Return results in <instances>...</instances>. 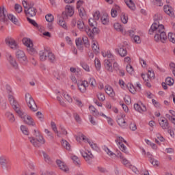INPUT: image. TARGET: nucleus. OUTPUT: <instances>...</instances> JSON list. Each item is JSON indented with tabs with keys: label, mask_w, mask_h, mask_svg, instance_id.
I'll return each instance as SVG.
<instances>
[{
	"label": "nucleus",
	"mask_w": 175,
	"mask_h": 175,
	"mask_svg": "<svg viewBox=\"0 0 175 175\" xmlns=\"http://www.w3.org/2000/svg\"><path fill=\"white\" fill-rule=\"evenodd\" d=\"M163 20V15L161 12H157L154 16V23L152 25L150 29H149V34L153 35L154 33V40L157 43L161 42V43H165L167 40V36L166 32H165V26L163 25L159 24V21Z\"/></svg>",
	"instance_id": "1"
},
{
	"label": "nucleus",
	"mask_w": 175,
	"mask_h": 175,
	"mask_svg": "<svg viewBox=\"0 0 175 175\" xmlns=\"http://www.w3.org/2000/svg\"><path fill=\"white\" fill-rule=\"evenodd\" d=\"M8 12L6 11V8L5 7H0V21L2 23H6L8 20H10L12 23L15 24V25H20V23H18V19L16 18L13 14H10L8 15Z\"/></svg>",
	"instance_id": "2"
},
{
	"label": "nucleus",
	"mask_w": 175,
	"mask_h": 175,
	"mask_svg": "<svg viewBox=\"0 0 175 175\" xmlns=\"http://www.w3.org/2000/svg\"><path fill=\"white\" fill-rule=\"evenodd\" d=\"M33 132V135L35 137H29V142L30 143H31L33 147L39 148L42 146V144H44V143H46V141L44 140V138H43V136L42 135V134H40V132H39V131L34 129Z\"/></svg>",
	"instance_id": "3"
},
{
	"label": "nucleus",
	"mask_w": 175,
	"mask_h": 175,
	"mask_svg": "<svg viewBox=\"0 0 175 175\" xmlns=\"http://www.w3.org/2000/svg\"><path fill=\"white\" fill-rule=\"evenodd\" d=\"M159 125L161 128L163 129V131H167V133L170 135L171 137H174V131L172 129V128H170V124H169L167 119H161L159 121Z\"/></svg>",
	"instance_id": "4"
},
{
	"label": "nucleus",
	"mask_w": 175,
	"mask_h": 175,
	"mask_svg": "<svg viewBox=\"0 0 175 175\" xmlns=\"http://www.w3.org/2000/svg\"><path fill=\"white\" fill-rule=\"evenodd\" d=\"M25 100L28 107L31 111H38V105H36L35 100H33L32 96H31L29 93H26Z\"/></svg>",
	"instance_id": "5"
},
{
	"label": "nucleus",
	"mask_w": 175,
	"mask_h": 175,
	"mask_svg": "<svg viewBox=\"0 0 175 175\" xmlns=\"http://www.w3.org/2000/svg\"><path fill=\"white\" fill-rule=\"evenodd\" d=\"M22 120H23L24 122L27 125H30L31 126H35L36 124L33 122V119L29 115H27L25 112L21 109V112L19 113H16Z\"/></svg>",
	"instance_id": "6"
},
{
	"label": "nucleus",
	"mask_w": 175,
	"mask_h": 175,
	"mask_svg": "<svg viewBox=\"0 0 175 175\" xmlns=\"http://www.w3.org/2000/svg\"><path fill=\"white\" fill-rule=\"evenodd\" d=\"M8 100L16 113H21L20 105H18V103L17 102V100H16V98H14V96H12V94H9Z\"/></svg>",
	"instance_id": "7"
},
{
	"label": "nucleus",
	"mask_w": 175,
	"mask_h": 175,
	"mask_svg": "<svg viewBox=\"0 0 175 175\" xmlns=\"http://www.w3.org/2000/svg\"><path fill=\"white\" fill-rule=\"evenodd\" d=\"M16 57L21 64H23V65H27V64H28L27 55H25V53H24L23 51H17L16 53Z\"/></svg>",
	"instance_id": "8"
},
{
	"label": "nucleus",
	"mask_w": 175,
	"mask_h": 175,
	"mask_svg": "<svg viewBox=\"0 0 175 175\" xmlns=\"http://www.w3.org/2000/svg\"><path fill=\"white\" fill-rule=\"evenodd\" d=\"M84 31L92 40L94 39V36H95V35L99 33V29L97 27H93L92 30L90 27H85Z\"/></svg>",
	"instance_id": "9"
},
{
	"label": "nucleus",
	"mask_w": 175,
	"mask_h": 175,
	"mask_svg": "<svg viewBox=\"0 0 175 175\" xmlns=\"http://www.w3.org/2000/svg\"><path fill=\"white\" fill-rule=\"evenodd\" d=\"M81 154L82 157L84 158L85 161L90 163L91 162L92 159H94V154H92V152L91 151L86 150H81Z\"/></svg>",
	"instance_id": "10"
},
{
	"label": "nucleus",
	"mask_w": 175,
	"mask_h": 175,
	"mask_svg": "<svg viewBox=\"0 0 175 175\" xmlns=\"http://www.w3.org/2000/svg\"><path fill=\"white\" fill-rule=\"evenodd\" d=\"M5 44L7 46H9L11 49L16 50V49H18V44L16 42L14 39L12 37H7L5 40Z\"/></svg>",
	"instance_id": "11"
},
{
	"label": "nucleus",
	"mask_w": 175,
	"mask_h": 175,
	"mask_svg": "<svg viewBox=\"0 0 175 175\" xmlns=\"http://www.w3.org/2000/svg\"><path fill=\"white\" fill-rule=\"evenodd\" d=\"M77 86L80 92L84 94L85 92H87V88H88V81H83L80 83H78Z\"/></svg>",
	"instance_id": "12"
},
{
	"label": "nucleus",
	"mask_w": 175,
	"mask_h": 175,
	"mask_svg": "<svg viewBox=\"0 0 175 175\" xmlns=\"http://www.w3.org/2000/svg\"><path fill=\"white\" fill-rule=\"evenodd\" d=\"M63 14H64V16H66L67 18L68 17H72V16L75 14V10L71 5H67L65 8V13Z\"/></svg>",
	"instance_id": "13"
},
{
	"label": "nucleus",
	"mask_w": 175,
	"mask_h": 175,
	"mask_svg": "<svg viewBox=\"0 0 175 175\" xmlns=\"http://www.w3.org/2000/svg\"><path fill=\"white\" fill-rule=\"evenodd\" d=\"M116 51L118 53L120 57H125L126 54H128V51H126V48L123 44L118 45V49H116Z\"/></svg>",
	"instance_id": "14"
},
{
	"label": "nucleus",
	"mask_w": 175,
	"mask_h": 175,
	"mask_svg": "<svg viewBox=\"0 0 175 175\" xmlns=\"http://www.w3.org/2000/svg\"><path fill=\"white\" fill-rule=\"evenodd\" d=\"M104 66H105V69L107 70V71L109 72L110 73L113 72V70H114V68L113 67V64H111V62H110V59H105L104 61Z\"/></svg>",
	"instance_id": "15"
},
{
	"label": "nucleus",
	"mask_w": 175,
	"mask_h": 175,
	"mask_svg": "<svg viewBox=\"0 0 175 175\" xmlns=\"http://www.w3.org/2000/svg\"><path fill=\"white\" fill-rule=\"evenodd\" d=\"M56 163L59 167L60 170H62L63 172H69V167H68V165L64 161H62L61 160H57Z\"/></svg>",
	"instance_id": "16"
},
{
	"label": "nucleus",
	"mask_w": 175,
	"mask_h": 175,
	"mask_svg": "<svg viewBox=\"0 0 175 175\" xmlns=\"http://www.w3.org/2000/svg\"><path fill=\"white\" fill-rule=\"evenodd\" d=\"M134 109L136 111H138V113H144V111H147V108L143 103H142L141 105H139V103L134 104Z\"/></svg>",
	"instance_id": "17"
},
{
	"label": "nucleus",
	"mask_w": 175,
	"mask_h": 175,
	"mask_svg": "<svg viewBox=\"0 0 175 175\" xmlns=\"http://www.w3.org/2000/svg\"><path fill=\"white\" fill-rule=\"evenodd\" d=\"M25 13L27 16H30V17H33L34 16H36L38 10H36L35 7H29L27 10H25Z\"/></svg>",
	"instance_id": "18"
},
{
	"label": "nucleus",
	"mask_w": 175,
	"mask_h": 175,
	"mask_svg": "<svg viewBox=\"0 0 175 175\" xmlns=\"http://www.w3.org/2000/svg\"><path fill=\"white\" fill-rule=\"evenodd\" d=\"M116 157L120 158L122 160V163L124 165V166H128V165H129V161L126 158L122 156V153L120 150L116 152Z\"/></svg>",
	"instance_id": "19"
},
{
	"label": "nucleus",
	"mask_w": 175,
	"mask_h": 175,
	"mask_svg": "<svg viewBox=\"0 0 175 175\" xmlns=\"http://www.w3.org/2000/svg\"><path fill=\"white\" fill-rule=\"evenodd\" d=\"M67 18L66 15L62 14V17L59 18L58 24L62 27V28H64V29H68V26L66 25V22H65V20Z\"/></svg>",
	"instance_id": "20"
},
{
	"label": "nucleus",
	"mask_w": 175,
	"mask_h": 175,
	"mask_svg": "<svg viewBox=\"0 0 175 175\" xmlns=\"http://www.w3.org/2000/svg\"><path fill=\"white\" fill-rule=\"evenodd\" d=\"M92 40V49L94 53H95V54L99 53L100 49H99V44L98 43V41H96L95 40V38H94Z\"/></svg>",
	"instance_id": "21"
},
{
	"label": "nucleus",
	"mask_w": 175,
	"mask_h": 175,
	"mask_svg": "<svg viewBox=\"0 0 175 175\" xmlns=\"http://www.w3.org/2000/svg\"><path fill=\"white\" fill-rule=\"evenodd\" d=\"M8 59L10 65L14 68V69H18V64L16 62V59L13 57L11 55H8Z\"/></svg>",
	"instance_id": "22"
},
{
	"label": "nucleus",
	"mask_w": 175,
	"mask_h": 175,
	"mask_svg": "<svg viewBox=\"0 0 175 175\" xmlns=\"http://www.w3.org/2000/svg\"><path fill=\"white\" fill-rule=\"evenodd\" d=\"M39 55H40V61L44 62L48 58L49 51L46 50V49H44L42 51H40Z\"/></svg>",
	"instance_id": "23"
},
{
	"label": "nucleus",
	"mask_w": 175,
	"mask_h": 175,
	"mask_svg": "<svg viewBox=\"0 0 175 175\" xmlns=\"http://www.w3.org/2000/svg\"><path fill=\"white\" fill-rule=\"evenodd\" d=\"M163 10L167 14L170 16V17H174V12H173V8L169 5H164Z\"/></svg>",
	"instance_id": "24"
},
{
	"label": "nucleus",
	"mask_w": 175,
	"mask_h": 175,
	"mask_svg": "<svg viewBox=\"0 0 175 175\" xmlns=\"http://www.w3.org/2000/svg\"><path fill=\"white\" fill-rule=\"evenodd\" d=\"M125 115L122 114L120 118H118L117 122L120 126H122V128L126 126V122L125 121Z\"/></svg>",
	"instance_id": "25"
},
{
	"label": "nucleus",
	"mask_w": 175,
	"mask_h": 175,
	"mask_svg": "<svg viewBox=\"0 0 175 175\" xmlns=\"http://www.w3.org/2000/svg\"><path fill=\"white\" fill-rule=\"evenodd\" d=\"M105 91L106 94H107V95H109L111 98H113L116 95V94L114 93V90H113V88H111V86L110 85H106L105 87Z\"/></svg>",
	"instance_id": "26"
},
{
	"label": "nucleus",
	"mask_w": 175,
	"mask_h": 175,
	"mask_svg": "<svg viewBox=\"0 0 175 175\" xmlns=\"http://www.w3.org/2000/svg\"><path fill=\"white\" fill-rule=\"evenodd\" d=\"M142 77L144 80V81L146 83V87H148V88H151V83H150V78L148 75L142 74Z\"/></svg>",
	"instance_id": "27"
},
{
	"label": "nucleus",
	"mask_w": 175,
	"mask_h": 175,
	"mask_svg": "<svg viewBox=\"0 0 175 175\" xmlns=\"http://www.w3.org/2000/svg\"><path fill=\"white\" fill-rule=\"evenodd\" d=\"M62 146L64 147V148L67 150V151H71L72 150V146H70V144H69L68 141L65 139H62Z\"/></svg>",
	"instance_id": "28"
},
{
	"label": "nucleus",
	"mask_w": 175,
	"mask_h": 175,
	"mask_svg": "<svg viewBox=\"0 0 175 175\" xmlns=\"http://www.w3.org/2000/svg\"><path fill=\"white\" fill-rule=\"evenodd\" d=\"M101 23L104 25H108L109 21V15L107 14H104L100 18Z\"/></svg>",
	"instance_id": "29"
},
{
	"label": "nucleus",
	"mask_w": 175,
	"mask_h": 175,
	"mask_svg": "<svg viewBox=\"0 0 175 175\" xmlns=\"http://www.w3.org/2000/svg\"><path fill=\"white\" fill-rule=\"evenodd\" d=\"M126 5L131 9V10H135L136 9V6L135 5V3L132 0H124Z\"/></svg>",
	"instance_id": "30"
},
{
	"label": "nucleus",
	"mask_w": 175,
	"mask_h": 175,
	"mask_svg": "<svg viewBox=\"0 0 175 175\" xmlns=\"http://www.w3.org/2000/svg\"><path fill=\"white\" fill-rule=\"evenodd\" d=\"M8 159L5 156H0V165L2 167H6V165H8Z\"/></svg>",
	"instance_id": "31"
},
{
	"label": "nucleus",
	"mask_w": 175,
	"mask_h": 175,
	"mask_svg": "<svg viewBox=\"0 0 175 175\" xmlns=\"http://www.w3.org/2000/svg\"><path fill=\"white\" fill-rule=\"evenodd\" d=\"M101 54L103 57H104V58H110L111 59H114V56L113 55V53H111L110 51H107L106 52L103 51Z\"/></svg>",
	"instance_id": "32"
},
{
	"label": "nucleus",
	"mask_w": 175,
	"mask_h": 175,
	"mask_svg": "<svg viewBox=\"0 0 175 175\" xmlns=\"http://www.w3.org/2000/svg\"><path fill=\"white\" fill-rule=\"evenodd\" d=\"M6 117L8 118V121L11 122V124H13L14 122H16V118H14V115L10 112H7L5 113Z\"/></svg>",
	"instance_id": "33"
},
{
	"label": "nucleus",
	"mask_w": 175,
	"mask_h": 175,
	"mask_svg": "<svg viewBox=\"0 0 175 175\" xmlns=\"http://www.w3.org/2000/svg\"><path fill=\"white\" fill-rule=\"evenodd\" d=\"M23 43L27 48L30 47L31 46H33V43H32V41L29 38H23Z\"/></svg>",
	"instance_id": "34"
},
{
	"label": "nucleus",
	"mask_w": 175,
	"mask_h": 175,
	"mask_svg": "<svg viewBox=\"0 0 175 175\" xmlns=\"http://www.w3.org/2000/svg\"><path fill=\"white\" fill-rule=\"evenodd\" d=\"M51 126L53 132H55V133H57V137H61V135L59 134V132L58 131V129H57V124H55V122H51Z\"/></svg>",
	"instance_id": "35"
},
{
	"label": "nucleus",
	"mask_w": 175,
	"mask_h": 175,
	"mask_svg": "<svg viewBox=\"0 0 175 175\" xmlns=\"http://www.w3.org/2000/svg\"><path fill=\"white\" fill-rule=\"evenodd\" d=\"M59 94L61 92H57V100H58L59 105L62 106L63 107H65L66 106V103H65V101H64V99H62V96H59Z\"/></svg>",
	"instance_id": "36"
},
{
	"label": "nucleus",
	"mask_w": 175,
	"mask_h": 175,
	"mask_svg": "<svg viewBox=\"0 0 175 175\" xmlns=\"http://www.w3.org/2000/svg\"><path fill=\"white\" fill-rule=\"evenodd\" d=\"M62 96H64L66 100L68 102V103H72L73 102V99L72 98V97H70L69 94H66V92H62Z\"/></svg>",
	"instance_id": "37"
},
{
	"label": "nucleus",
	"mask_w": 175,
	"mask_h": 175,
	"mask_svg": "<svg viewBox=\"0 0 175 175\" xmlns=\"http://www.w3.org/2000/svg\"><path fill=\"white\" fill-rule=\"evenodd\" d=\"M88 85H90L92 88H95L96 87V81L95 78L92 77L88 79Z\"/></svg>",
	"instance_id": "38"
},
{
	"label": "nucleus",
	"mask_w": 175,
	"mask_h": 175,
	"mask_svg": "<svg viewBox=\"0 0 175 175\" xmlns=\"http://www.w3.org/2000/svg\"><path fill=\"white\" fill-rule=\"evenodd\" d=\"M42 155L44 157V159L45 161V162H46V163H53V160H51V158L50 157V156H49V154H47L46 152H42Z\"/></svg>",
	"instance_id": "39"
},
{
	"label": "nucleus",
	"mask_w": 175,
	"mask_h": 175,
	"mask_svg": "<svg viewBox=\"0 0 175 175\" xmlns=\"http://www.w3.org/2000/svg\"><path fill=\"white\" fill-rule=\"evenodd\" d=\"M104 151H105L107 155H109V157H111L112 158H114V157H117V153L115 154L112 152L111 150H110V149H109V148L107 147L104 148Z\"/></svg>",
	"instance_id": "40"
},
{
	"label": "nucleus",
	"mask_w": 175,
	"mask_h": 175,
	"mask_svg": "<svg viewBox=\"0 0 175 175\" xmlns=\"http://www.w3.org/2000/svg\"><path fill=\"white\" fill-rule=\"evenodd\" d=\"M118 145H119V148L122 152H124V154H128V150L126 148V146H125L124 144L120 142Z\"/></svg>",
	"instance_id": "41"
},
{
	"label": "nucleus",
	"mask_w": 175,
	"mask_h": 175,
	"mask_svg": "<svg viewBox=\"0 0 175 175\" xmlns=\"http://www.w3.org/2000/svg\"><path fill=\"white\" fill-rule=\"evenodd\" d=\"M21 131L23 135H26L27 136L29 135V130H28V128L24 125L21 126Z\"/></svg>",
	"instance_id": "42"
},
{
	"label": "nucleus",
	"mask_w": 175,
	"mask_h": 175,
	"mask_svg": "<svg viewBox=\"0 0 175 175\" xmlns=\"http://www.w3.org/2000/svg\"><path fill=\"white\" fill-rule=\"evenodd\" d=\"M120 20L123 24H126L128 23V16L122 12L120 16Z\"/></svg>",
	"instance_id": "43"
},
{
	"label": "nucleus",
	"mask_w": 175,
	"mask_h": 175,
	"mask_svg": "<svg viewBox=\"0 0 175 175\" xmlns=\"http://www.w3.org/2000/svg\"><path fill=\"white\" fill-rule=\"evenodd\" d=\"M126 70L129 75H133L135 73V70H133V67L131 64H128L126 66Z\"/></svg>",
	"instance_id": "44"
},
{
	"label": "nucleus",
	"mask_w": 175,
	"mask_h": 175,
	"mask_svg": "<svg viewBox=\"0 0 175 175\" xmlns=\"http://www.w3.org/2000/svg\"><path fill=\"white\" fill-rule=\"evenodd\" d=\"M166 118H167L174 125H175V116L170 115L169 113L165 114Z\"/></svg>",
	"instance_id": "45"
},
{
	"label": "nucleus",
	"mask_w": 175,
	"mask_h": 175,
	"mask_svg": "<svg viewBox=\"0 0 175 175\" xmlns=\"http://www.w3.org/2000/svg\"><path fill=\"white\" fill-rule=\"evenodd\" d=\"M81 66L83 68V69H84V70H85L86 72H90V66H88V64L86 62H81Z\"/></svg>",
	"instance_id": "46"
},
{
	"label": "nucleus",
	"mask_w": 175,
	"mask_h": 175,
	"mask_svg": "<svg viewBox=\"0 0 175 175\" xmlns=\"http://www.w3.org/2000/svg\"><path fill=\"white\" fill-rule=\"evenodd\" d=\"M113 27L116 31H119L120 32H124V28H122V26L118 23H115L113 25Z\"/></svg>",
	"instance_id": "47"
},
{
	"label": "nucleus",
	"mask_w": 175,
	"mask_h": 175,
	"mask_svg": "<svg viewBox=\"0 0 175 175\" xmlns=\"http://www.w3.org/2000/svg\"><path fill=\"white\" fill-rule=\"evenodd\" d=\"M46 21H48V23H53L54 21V16L51 14H48L45 16Z\"/></svg>",
	"instance_id": "48"
},
{
	"label": "nucleus",
	"mask_w": 175,
	"mask_h": 175,
	"mask_svg": "<svg viewBox=\"0 0 175 175\" xmlns=\"http://www.w3.org/2000/svg\"><path fill=\"white\" fill-rule=\"evenodd\" d=\"M127 88L130 91V92H131V94H135V92H136V89H135V86H133L132 83H128Z\"/></svg>",
	"instance_id": "49"
},
{
	"label": "nucleus",
	"mask_w": 175,
	"mask_h": 175,
	"mask_svg": "<svg viewBox=\"0 0 175 175\" xmlns=\"http://www.w3.org/2000/svg\"><path fill=\"white\" fill-rule=\"evenodd\" d=\"M165 83L167 85H173V84H174V79H172V77H167Z\"/></svg>",
	"instance_id": "50"
},
{
	"label": "nucleus",
	"mask_w": 175,
	"mask_h": 175,
	"mask_svg": "<svg viewBox=\"0 0 175 175\" xmlns=\"http://www.w3.org/2000/svg\"><path fill=\"white\" fill-rule=\"evenodd\" d=\"M167 38L170 40V42H172V43H175V34L173 33H169Z\"/></svg>",
	"instance_id": "51"
},
{
	"label": "nucleus",
	"mask_w": 175,
	"mask_h": 175,
	"mask_svg": "<svg viewBox=\"0 0 175 175\" xmlns=\"http://www.w3.org/2000/svg\"><path fill=\"white\" fill-rule=\"evenodd\" d=\"M77 25L79 29H81V31H83L84 29V28H85V26L84 25V22H83L81 21H79L77 22Z\"/></svg>",
	"instance_id": "52"
},
{
	"label": "nucleus",
	"mask_w": 175,
	"mask_h": 175,
	"mask_svg": "<svg viewBox=\"0 0 175 175\" xmlns=\"http://www.w3.org/2000/svg\"><path fill=\"white\" fill-rule=\"evenodd\" d=\"M66 77V74L64 72H60L58 73L57 77H56L57 80H63Z\"/></svg>",
	"instance_id": "53"
},
{
	"label": "nucleus",
	"mask_w": 175,
	"mask_h": 175,
	"mask_svg": "<svg viewBox=\"0 0 175 175\" xmlns=\"http://www.w3.org/2000/svg\"><path fill=\"white\" fill-rule=\"evenodd\" d=\"M75 42H76V46L78 47V49L81 50V46L83 44V41H82L81 38H77L75 40Z\"/></svg>",
	"instance_id": "54"
},
{
	"label": "nucleus",
	"mask_w": 175,
	"mask_h": 175,
	"mask_svg": "<svg viewBox=\"0 0 175 175\" xmlns=\"http://www.w3.org/2000/svg\"><path fill=\"white\" fill-rule=\"evenodd\" d=\"M147 75L148 77H149V79H150V80L151 79L155 78V74L154 73V70L152 69L148 70Z\"/></svg>",
	"instance_id": "55"
},
{
	"label": "nucleus",
	"mask_w": 175,
	"mask_h": 175,
	"mask_svg": "<svg viewBox=\"0 0 175 175\" xmlns=\"http://www.w3.org/2000/svg\"><path fill=\"white\" fill-rule=\"evenodd\" d=\"M48 59L51 62H54V61H55V56L53 54V53L49 51Z\"/></svg>",
	"instance_id": "56"
},
{
	"label": "nucleus",
	"mask_w": 175,
	"mask_h": 175,
	"mask_svg": "<svg viewBox=\"0 0 175 175\" xmlns=\"http://www.w3.org/2000/svg\"><path fill=\"white\" fill-rule=\"evenodd\" d=\"M72 159L75 165H80V159H79L77 156L76 155L72 156Z\"/></svg>",
	"instance_id": "57"
},
{
	"label": "nucleus",
	"mask_w": 175,
	"mask_h": 175,
	"mask_svg": "<svg viewBox=\"0 0 175 175\" xmlns=\"http://www.w3.org/2000/svg\"><path fill=\"white\" fill-rule=\"evenodd\" d=\"M94 64L97 70H100V61L98 59H95Z\"/></svg>",
	"instance_id": "58"
},
{
	"label": "nucleus",
	"mask_w": 175,
	"mask_h": 175,
	"mask_svg": "<svg viewBox=\"0 0 175 175\" xmlns=\"http://www.w3.org/2000/svg\"><path fill=\"white\" fill-rule=\"evenodd\" d=\"M59 135H64V136H66L68 135V131L65 129V127L60 126V133Z\"/></svg>",
	"instance_id": "59"
},
{
	"label": "nucleus",
	"mask_w": 175,
	"mask_h": 175,
	"mask_svg": "<svg viewBox=\"0 0 175 175\" xmlns=\"http://www.w3.org/2000/svg\"><path fill=\"white\" fill-rule=\"evenodd\" d=\"M74 100L75 101V105H77L79 107H83V102H81L78 98H74Z\"/></svg>",
	"instance_id": "60"
},
{
	"label": "nucleus",
	"mask_w": 175,
	"mask_h": 175,
	"mask_svg": "<svg viewBox=\"0 0 175 175\" xmlns=\"http://www.w3.org/2000/svg\"><path fill=\"white\" fill-rule=\"evenodd\" d=\"M29 54H35L36 53V51L33 49V46H28L27 49Z\"/></svg>",
	"instance_id": "61"
},
{
	"label": "nucleus",
	"mask_w": 175,
	"mask_h": 175,
	"mask_svg": "<svg viewBox=\"0 0 175 175\" xmlns=\"http://www.w3.org/2000/svg\"><path fill=\"white\" fill-rule=\"evenodd\" d=\"M97 98L101 102H103V100H105L106 99V97L105 96V94H103V93L97 94Z\"/></svg>",
	"instance_id": "62"
},
{
	"label": "nucleus",
	"mask_w": 175,
	"mask_h": 175,
	"mask_svg": "<svg viewBox=\"0 0 175 175\" xmlns=\"http://www.w3.org/2000/svg\"><path fill=\"white\" fill-rule=\"evenodd\" d=\"M96 25V20L92 18L89 19V25L90 27H95Z\"/></svg>",
	"instance_id": "63"
},
{
	"label": "nucleus",
	"mask_w": 175,
	"mask_h": 175,
	"mask_svg": "<svg viewBox=\"0 0 175 175\" xmlns=\"http://www.w3.org/2000/svg\"><path fill=\"white\" fill-rule=\"evenodd\" d=\"M14 9L17 13H21L23 12V7L18 4H15Z\"/></svg>",
	"instance_id": "64"
}]
</instances>
